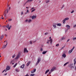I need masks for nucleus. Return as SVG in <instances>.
<instances>
[{"mask_svg":"<svg viewBox=\"0 0 76 76\" xmlns=\"http://www.w3.org/2000/svg\"><path fill=\"white\" fill-rule=\"evenodd\" d=\"M37 62L36 64V66H37L39 64V62H40V61H41V58L40 57H39L37 59Z\"/></svg>","mask_w":76,"mask_h":76,"instance_id":"nucleus-1","label":"nucleus"},{"mask_svg":"<svg viewBox=\"0 0 76 76\" xmlns=\"http://www.w3.org/2000/svg\"><path fill=\"white\" fill-rule=\"evenodd\" d=\"M12 27V26L10 25L9 24H8L7 26H6V27L7 28H8V30H10V28Z\"/></svg>","mask_w":76,"mask_h":76,"instance_id":"nucleus-2","label":"nucleus"},{"mask_svg":"<svg viewBox=\"0 0 76 76\" xmlns=\"http://www.w3.org/2000/svg\"><path fill=\"white\" fill-rule=\"evenodd\" d=\"M70 68L71 69H73L74 68V66H73V64H70Z\"/></svg>","mask_w":76,"mask_h":76,"instance_id":"nucleus-3","label":"nucleus"},{"mask_svg":"<svg viewBox=\"0 0 76 76\" xmlns=\"http://www.w3.org/2000/svg\"><path fill=\"white\" fill-rule=\"evenodd\" d=\"M20 57V54L18 53L16 57L15 58V59H18Z\"/></svg>","mask_w":76,"mask_h":76,"instance_id":"nucleus-4","label":"nucleus"},{"mask_svg":"<svg viewBox=\"0 0 76 76\" xmlns=\"http://www.w3.org/2000/svg\"><path fill=\"white\" fill-rule=\"evenodd\" d=\"M26 52L27 53H28V50H27V49L26 48H25L24 49L23 53H25Z\"/></svg>","mask_w":76,"mask_h":76,"instance_id":"nucleus-5","label":"nucleus"},{"mask_svg":"<svg viewBox=\"0 0 76 76\" xmlns=\"http://www.w3.org/2000/svg\"><path fill=\"white\" fill-rule=\"evenodd\" d=\"M69 18H65L64 20H63V23H64V22H65V21L66 20H69Z\"/></svg>","mask_w":76,"mask_h":76,"instance_id":"nucleus-6","label":"nucleus"},{"mask_svg":"<svg viewBox=\"0 0 76 76\" xmlns=\"http://www.w3.org/2000/svg\"><path fill=\"white\" fill-rule=\"evenodd\" d=\"M62 57H64V58H66V54L65 53H64L62 55Z\"/></svg>","mask_w":76,"mask_h":76,"instance_id":"nucleus-7","label":"nucleus"},{"mask_svg":"<svg viewBox=\"0 0 76 76\" xmlns=\"http://www.w3.org/2000/svg\"><path fill=\"white\" fill-rule=\"evenodd\" d=\"M31 61H29L28 62V63L26 64V66H28L30 64H31Z\"/></svg>","mask_w":76,"mask_h":76,"instance_id":"nucleus-8","label":"nucleus"},{"mask_svg":"<svg viewBox=\"0 0 76 76\" xmlns=\"http://www.w3.org/2000/svg\"><path fill=\"white\" fill-rule=\"evenodd\" d=\"M55 69H56V67L54 66L51 69V71H52V72H53V71H54V70H55Z\"/></svg>","mask_w":76,"mask_h":76,"instance_id":"nucleus-9","label":"nucleus"},{"mask_svg":"<svg viewBox=\"0 0 76 76\" xmlns=\"http://www.w3.org/2000/svg\"><path fill=\"white\" fill-rule=\"evenodd\" d=\"M31 18L32 19H34L36 18V16L33 15L31 17Z\"/></svg>","mask_w":76,"mask_h":76,"instance_id":"nucleus-10","label":"nucleus"},{"mask_svg":"<svg viewBox=\"0 0 76 76\" xmlns=\"http://www.w3.org/2000/svg\"><path fill=\"white\" fill-rule=\"evenodd\" d=\"M74 66H75V64H76V58H75L74 59Z\"/></svg>","mask_w":76,"mask_h":76,"instance_id":"nucleus-11","label":"nucleus"},{"mask_svg":"<svg viewBox=\"0 0 76 76\" xmlns=\"http://www.w3.org/2000/svg\"><path fill=\"white\" fill-rule=\"evenodd\" d=\"M7 45V44H6V45H4V46H3V48H6V45Z\"/></svg>","mask_w":76,"mask_h":76,"instance_id":"nucleus-12","label":"nucleus"},{"mask_svg":"<svg viewBox=\"0 0 76 76\" xmlns=\"http://www.w3.org/2000/svg\"><path fill=\"white\" fill-rule=\"evenodd\" d=\"M56 23H53V26L54 28H56Z\"/></svg>","mask_w":76,"mask_h":76,"instance_id":"nucleus-13","label":"nucleus"},{"mask_svg":"<svg viewBox=\"0 0 76 76\" xmlns=\"http://www.w3.org/2000/svg\"><path fill=\"white\" fill-rule=\"evenodd\" d=\"M66 27L67 28V29H69L70 28V26L66 25Z\"/></svg>","mask_w":76,"mask_h":76,"instance_id":"nucleus-14","label":"nucleus"},{"mask_svg":"<svg viewBox=\"0 0 76 76\" xmlns=\"http://www.w3.org/2000/svg\"><path fill=\"white\" fill-rule=\"evenodd\" d=\"M24 66H25V64H23L21 66H20L21 68H22V69H23L24 68Z\"/></svg>","mask_w":76,"mask_h":76,"instance_id":"nucleus-15","label":"nucleus"},{"mask_svg":"<svg viewBox=\"0 0 76 76\" xmlns=\"http://www.w3.org/2000/svg\"><path fill=\"white\" fill-rule=\"evenodd\" d=\"M19 70H20L19 69H15V71L16 72H19Z\"/></svg>","mask_w":76,"mask_h":76,"instance_id":"nucleus-16","label":"nucleus"},{"mask_svg":"<svg viewBox=\"0 0 76 76\" xmlns=\"http://www.w3.org/2000/svg\"><path fill=\"white\" fill-rule=\"evenodd\" d=\"M6 69H7V70H9V69H10V67L8 66L6 67Z\"/></svg>","mask_w":76,"mask_h":76,"instance_id":"nucleus-17","label":"nucleus"},{"mask_svg":"<svg viewBox=\"0 0 76 76\" xmlns=\"http://www.w3.org/2000/svg\"><path fill=\"white\" fill-rule=\"evenodd\" d=\"M33 0H28V1H26V3H27L28 2L29 3H30V2H31Z\"/></svg>","mask_w":76,"mask_h":76,"instance_id":"nucleus-18","label":"nucleus"},{"mask_svg":"<svg viewBox=\"0 0 76 76\" xmlns=\"http://www.w3.org/2000/svg\"><path fill=\"white\" fill-rule=\"evenodd\" d=\"M57 26H61V24L57 23Z\"/></svg>","mask_w":76,"mask_h":76,"instance_id":"nucleus-19","label":"nucleus"},{"mask_svg":"<svg viewBox=\"0 0 76 76\" xmlns=\"http://www.w3.org/2000/svg\"><path fill=\"white\" fill-rule=\"evenodd\" d=\"M72 51H73V50L71 49V50H69V54H70V53H72Z\"/></svg>","mask_w":76,"mask_h":76,"instance_id":"nucleus-20","label":"nucleus"},{"mask_svg":"<svg viewBox=\"0 0 76 76\" xmlns=\"http://www.w3.org/2000/svg\"><path fill=\"white\" fill-rule=\"evenodd\" d=\"M50 71V70L49 69H48V70H47L45 72V74H47V73H48V72H49V71Z\"/></svg>","mask_w":76,"mask_h":76,"instance_id":"nucleus-21","label":"nucleus"},{"mask_svg":"<svg viewBox=\"0 0 76 76\" xmlns=\"http://www.w3.org/2000/svg\"><path fill=\"white\" fill-rule=\"evenodd\" d=\"M49 41H50V43L51 44H52V42H53V40H52V39H50V40Z\"/></svg>","mask_w":76,"mask_h":76,"instance_id":"nucleus-22","label":"nucleus"},{"mask_svg":"<svg viewBox=\"0 0 76 76\" xmlns=\"http://www.w3.org/2000/svg\"><path fill=\"white\" fill-rule=\"evenodd\" d=\"M46 53H47V51H44L42 53V54H45Z\"/></svg>","mask_w":76,"mask_h":76,"instance_id":"nucleus-23","label":"nucleus"},{"mask_svg":"<svg viewBox=\"0 0 76 76\" xmlns=\"http://www.w3.org/2000/svg\"><path fill=\"white\" fill-rule=\"evenodd\" d=\"M69 64V62H67L66 63H65L64 64V66H65L66 65V64Z\"/></svg>","mask_w":76,"mask_h":76,"instance_id":"nucleus-24","label":"nucleus"},{"mask_svg":"<svg viewBox=\"0 0 76 76\" xmlns=\"http://www.w3.org/2000/svg\"><path fill=\"white\" fill-rule=\"evenodd\" d=\"M4 37L3 36V35L1 36V37H0V38H1V39H3V38Z\"/></svg>","mask_w":76,"mask_h":76,"instance_id":"nucleus-25","label":"nucleus"},{"mask_svg":"<svg viewBox=\"0 0 76 76\" xmlns=\"http://www.w3.org/2000/svg\"><path fill=\"white\" fill-rule=\"evenodd\" d=\"M17 66V63H16L13 66V67H15L16 66Z\"/></svg>","mask_w":76,"mask_h":76,"instance_id":"nucleus-26","label":"nucleus"},{"mask_svg":"<svg viewBox=\"0 0 76 76\" xmlns=\"http://www.w3.org/2000/svg\"><path fill=\"white\" fill-rule=\"evenodd\" d=\"M61 40H64V39H65V37H63L62 38Z\"/></svg>","mask_w":76,"mask_h":76,"instance_id":"nucleus-27","label":"nucleus"},{"mask_svg":"<svg viewBox=\"0 0 76 76\" xmlns=\"http://www.w3.org/2000/svg\"><path fill=\"white\" fill-rule=\"evenodd\" d=\"M34 75H35V74H31L30 76H34Z\"/></svg>","mask_w":76,"mask_h":76,"instance_id":"nucleus-28","label":"nucleus"},{"mask_svg":"<svg viewBox=\"0 0 76 76\" xmlns=\"http://www.w3.org/2000/svg\"><path fill=\"white\" fill-rule=\"evenodd\" d=\"M53 72V71H51V70L50 71L49 73V74H50L51 73V72Z\"/></svg>","mask_w":76,"mask_h":76,"instance_id":"nucleus-29","label":"nucleus"},{"mask_svg":"<svg viewBox=\"0 0 76 76\" xmlns=\"http://www.w3.org/2000/svg\"><path fill=\"white\" fill-rule=\"evenodd\" d=\"M16 56L15 55V54H14L12 56V58H15V56Z\"/></svg>","mask_w":76,"mask_h":76,"instance_id":"nucleus-30","label":"nucleus"},{"mask_svg":"<svg viewBox=\"0 0 76 76\" xmlns=\"http://www.w3.org/2000/svg\"><path fill=\"white\" fill-rule=\"evenodd\" d=\"M73 40H75L76 39V37H73L72 39Z\"/></svg>","mask_w":76,"mask_h":76,"instance_id":"nucleus-31","label":"nucleus"},{"mask_svg":"<svg viewBox=\"0 0 76 76\" xmlns=\"http://www.w3.org/2000/svg\"><path fill=\"white\" fill-rule=\"evenodd\" d=\"M33 71H34V72L35 73V72H36V69H34L33 70Z\"/></svg>","mask_w":76,"mask_h":76,"instance_id":"nucleus-32","label":"nucleus"},{"mask_svg":"<svg viewBox=\"0 0 76 76\" xmlns=\"http://www.w3.org/2000/svg\"><path fill=\"white\" fill-rule=\"evenodd\" d=\"M35 9H34L33 10H32L31 12H34L35 11Z\"/></svg>","mask_w":76,"mask_h":76,"instance_id":"nucleus-33","label":"nucleus"},{"mask_svg":"<svg viewBox=\"0 0 76 76\" xmlns=\"http://www.w3.org/2000/svg\"><path fill=\"white\" fill-rule=\"evenodd\" d=\"M4 15L5 17H6V13H4Z\"/></svg>","mask_w":76,"mask_h":76,"instance_id":"nucleus-34","label":"nucleus"},{"mask_svg":"<svg viewBox=\"0 0 76 76\" xmlns=\"http://www.w3.org/2000/svg\"><path fill=\"white\" fill-rule=\"evenodd\" d=\"M31 22V20L30 19V20H28V22Z\"/></svg>","mask_w":76,"mask_h":76,"instance_id":"nucleus-35","label":"nucleus"},{"mask_svg":"<svg viewBox=\"0 0 76 76\" xmlns=\"http://www.w3.org/2000/svg\"><path fill=\"white\" fill-rule=\"evenodd\" d=\"M31 73H34V72L33 70L31 71Z\"/></svg>","mask_w":76,"mask_h":76,"instance_id":"nucleus-36","label":"nucleus"},{"mask_svg":"<svg viewBox=\"0 0 76 76\" xmlns=\"http://www.w3.org/2000/svg\"><path fill=\"white\" fill-rule=\"evenodd\" d=\"M48 32H46V33H45V35H48Z\"/></svg>","mask_w":76,"mask_h":76,"instance_id":"nucleus-37","label":"nucleus"},{"mask_svg":"<svg viewBox=\"0 0 76 76\" xmlns=\"http://www.w3.org/2000/svg\"><path fill=\"white\" fill-rule=\"evenodd\" d=\"M50 1L49 0H47L46 1V3H48V2H49Z\"/></svg>","mask_w":76,"mask_h":76,"instance_id":"nucleus-38","label":"nucleus"},{"mask_svg":"<svg viewBox=\"0 0 76 76\" xmlns=\"http://www.w3.org/2000/svg\"><path fill=\"white\" fill-rule=\"evenodd\" d=\"M28 22V19H26L25 21V22Z\"/></svg>","mask_w":76,"mask_h":76,"instance_id":"nucleus-39","label":"nucleus"},{"mask_svg":"<svg viewBox=\"0 0 76 76\" xmlns=\"http://www.w3.org/2000/svg\"><path fill=\"white\" fill-rule=\"evenodd\" d=\"M58 45H59V44H57L56 45V47H58Z\"/></svg>","mask_w":76,"mask_h":76,"instance_id":"nucleus-40","label":"nucleus"},{"mask_svg":"<svg viewBox=\"0 0 76 76\" xmlns=\"http://www.w3.org/2000/svg\"><path fill=\"white\" fill-rule=\"evenodd\" d=\"M43 50V49L42 48H41V49H40V51H42Z\"/></svg>","mask_w":76,"mask_h":76,"instance_id":"nucleus-41","label":"nucleus"},{"mask_svg":"<svg viewBox=\"0 0 76 76\" xmlns=\"http://www.w3.org/2000/svg\"><path fill=\"white\" fill-rule=\"evenodd\" d=\"M69 40H70V39H69L67 40V42H69Z\"/></svg>","mask_w":76,"mask_h":76,"instance_id":"nucleus-42","label":"nucleus"},{"mask_svg":"<svg viewBox=\"0 0 76 76\" xmlns=\"http://www.w3.org/2000/svg\"><path fill=\"white\" fill-rule=\"evenodd\" d=\"M36 41H36V40H35V41L33 40V42H36Z\"/></svg>","mask_w":76,"mask_h":76,"instance_id":"nucleus-43","label":"nucleus"},{"mask_svg":"<svg viewBox=\"0 0 76 76\" xmlns=\"http://www.w3.org/2000/svg\"><path fill=\"white\" fill-rule=\"evenodd\" d=\"M73 12H74V10H72V12H71V13H73Z\"/></svg>","mask_w":76,"mask_h":76,"instance_id":"nucleus-44","label":"nucleus"},{"mask_svg":"<svg viewBox=\"0 0 76 76\" xmlns=\"http://www.w3.org/2000/svg\"><path fill=\"white\" fill-rule=\"evenodd\" d=\"M76 26V24L74 26H73V28H75Z\"/></svg>","mask_w":76,"mask_h":76,"instance_id":"nucleus-45","label":"nucleus"},{"mask_svg":"<svg viewBox=\"0 0 76 76\" xmlns=\"http://www.w3.org/2000/svg\"><path fill=\"white\" fill-rule=\"evenodd\" d=\"M8 20L9 21H11V20H12V19H9Z\"/></svg>","mask_w":76,"mask_h":76,"instance_id":"nucleus-46","label":"nucleus"},{"mask_svg":"<svg viewBox=\"0 0 76 76\" xmlns=\"http://www.w3.org/2000/svg\"><path fill=\"white\" fill-rule=\"evenodd\" d=\"M75 48V47L74 46V47H73V48H72V50H73V49Z\"/></svg>","mask_w":76,"mask_h":76,"instance_id":"nucleus-47","label":"nucleus"},{"mask_svg":"<svg viewBox=\"0 0 76 76\" xmlns=\"http://www.w3.org/2000/svg\"><path fill=\"white\" fill-rule=\"evenodd\" d=\"M27 13H29V10H27Z\"/></svg>","mask_w":76,"mask_h":76,"instance_id":"nucleus-48","label":"nucleus"},{"mask_svg":"<svg viewBox=\"0 0 76 76\" xmlns=\"http://www.w3.org/2000/svg\"><path fill=\"white\" fill-rule=\"evenodd\" d=\"M23 14V12H21V15H22Z\"/></svg>","mask_w":76,"mask_h":76,"instance_id":"nucleus-49","label":"nucleus"},{"mask_svg":"<svg viewBox=\"0 0 76 76\" xmlns=\"http://www.w3.org/2000/svg\"><path fill=\"white\" fill-rule=\"evenodd\" d=\"M32 42L30 41V44H32Z\"/></svg>","mask_w":76,"mask_h":76,"instance_id":"nucleus-50","label":"nucleus"},{"mask_svg":"<svg viewBox=\"0 0 76 76\" xmlns=\"http://www.w3.org/2000/svg\"><path fill=\"white\" fill-rule=\"evenodd\" d=\"M64 6V5H63L62 7H61V9H63V7Z\"/></svg>","mask_w":76,"mask_h":76,"instance_id":"nucleus-51","label":"nucleus"},{"mask_svg":"<svg viewBox=\"0 0 76 76\" xmlns=\"http://www.w3.org/2000/svg\"><path fill=\"white\" fill-rule=\"evenodd\" d=\"M1 19H4V18H3V16H2V18H1Z\"/></svg>","mask_w":76,"mask_h":76,"instance_id":"nucleus-52","label":"nucleus"},{"mask_svg":"<svg viewBox=\"0 0 76 76\" xmlns=\"http://www.w3.org/2000/svg\"><path fill=\"white\" fill-rule=\"evenodd\" d=\"M7 69H6V70H5V72H7Z\"/></svg>","mask_w":76,"mask_h":76,"instance_id":"nucleus-53","label":"nucleus"},{"mask_svg":"<svg viewBox=\"0 0 76 76\" xmlns=\"http://www.w3.org/2000/svg\"><path fill=\"white\" fill-rule=\"evenodd\" d=\"M5 71V70H3V71H2V73H3V72H4Z\"/></svg>","mask_w":76,"mask_h":76,"instance_id":"nucleus-54","label":"nucleus"},{"mask_svg":"<svg viewBox=\"0 0 76 76\" xmlns=\"http://www.w3.org/2000/svg\"><path fill=\"white\" fill-rule=\"evenodd\" d=\"M7 41L6 40H5V41H4V42H6V44H7Z\"/></svg>","mask_w":76,"mask_h":76,"instance_id":"nucleus-55","label":"nucleus"},{"mask_svg":"<svg viewBox=\"0 0 76 76\" xmlns=\"http://www.w3.org/2000/svg\"><path fill=\"white\" fill-rule=\"evenodd\" d=\"M61 49V50H62V49H63V48L62 47Z\"/></svg>","mask_w":76,"mask_h":76,"instance_id":"nucleus-56","label":"nucleus"},{"mask_svg":"<svg viewBox=\"0 0 76 76\" xmlns=\"http://www.w3.org/2000/svg\"><path fill=\"white\" fill-rule=\"evenodd\" d=\"M34 9V7L31 8V10H32V9Z\"/></svg>","mask_w":76,"mask_h":76,"instance_id":"nucleus-57","label":"nucleus"},{"mask_svg":"<svg viewBox=\"0 0 76 76\" xmlns=\"http://www.w3.org/2000/svg\"><path fill=\"white\" fill-rule=\"evenodd\" d=\"M7 73H6L4 75H7Z\"/></svg>","mask_w":76,"mask_h":76,"instance_id":"nucleus-58","label":"nucleus"},{"mask_svg":"<svg viewBox=\"0 0 76 76\" xmlns=\"http://www.w3.org/2000/svg\"><path fill=\"white\" fill-rule=\"evenodd\" d=\"M47 43L48 44H49V42H48H48H47Z\"/></svg>","mask_w":76,"mask_h":76,"instance_id":"nucleus-59","label":"nucleus"},{"mask_svg":"<svg viewBox=\"0 0 76 76\" xmlns=\"http://www.w3.org/2000/svg\"><path fill=\"white\" fill-rule=\"evenodd\" d=\"M5 37H7V34H5Z\"/></svg>","mask_w":76,"mask_h":76,"instance_id":"nucleus-60","label":"nucleus"},{"mask_svg":"<svg viewBox=\"0 0 76 76\" xmlns=\"http://www.w3.org/2000/svg\"><path fill=\"white\" fill-rule=\"evenodd\" d=\"M7 13H8V10H7Z\"/></svg>","mask_w":76,"mask_h":76,"instance_id":"nucleus-61","label":"nucleus"},{"mask_svg":"<svg viewBox=\"0 0 76 76\" xmlns=\"http://www.w3.org/2000/svg\"><path fill=\"white\" fill-rule=\"evenodd\" d=\"M51 37H49V39H51Z\"/></svg>","mask_w":76,"mask_h":76,"instance_id":"nucleus-62","label":"nucleus"},{"mask_svg":"<svg viewBox=\"0 0 76 76\" xmlns=\"http://www.w3.org/2000/svg\"><path fill=\"white\" fill-rule=\"evenodd\" d=\"M10 7L9 8V10H10Z\"/></svg>","mask_w":76,"mask_h":76,"instance_id":"nucleus-63","label":"nucleus"},{"mask_svg":"<svg viewBox=\"0 0 76 76\" xmlns=\"http://www.w3.org/2000/svg\"><path fill=\"white\" fill-rule=\"evenodd\" d=\"M75 70H76V66H75Z\"/></svg>","mask_w":76,"mask_h":76,"instance_id":"nucleus-64","label":"nucleus"}]
</instances>
